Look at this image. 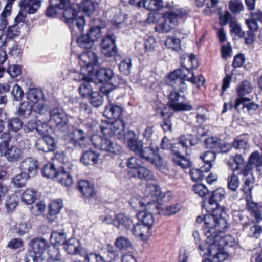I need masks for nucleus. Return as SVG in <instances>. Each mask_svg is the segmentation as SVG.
<instances>
[{
    "label": "nucleus",
    "instance_id": "obj_1",
    "mask_svg": "<svg viewBox=\"0 0 262 262\" xmlns=\"http://www.w3.org/2000/svg\"><path fill=\"white\" fill-rule=\"evenodd\" d=\"M124 109L111 101L106 105L103 115L112 122L103 121L100 125L101 133L104 136L115 137L118 139L127 142L129 149L140 158L144 160L156 167L162 165V160L159 154V148L151 145L143 147V142L139 140L134 131L129 130L125 133V121L123 115Z\"/></svg>",
    "mask_w": 262,
    "mask_h": 262
},
{
    "label": "nucleus",
    "instance_id": "obj_2",
    "mask_svg": "<svg viewBox=\"0 0 262 262\" xmlns=\"http://www.w3.org/2000/svg\"><path fill=\"white\" fill-rule=\"evenodd\" d=\"M182 74L180 70H174L169 72L165 77V81L167 85L171 86V90L168 95L167 102V106L173 112L189 111L193 109V106L189 103H183L180 102L181 99H184L185 95H181V93L186 92L187 86L186 81L195 83L193 77L187 78L184 75L183 78H181Z\"/></svg>",
    "mask_w": 262,
    "mask_h": 262
},
{
    "label": "nucleus",
    "instance_id": "obj_3",
    "mask_svg": "<svg viewBox=\"0 0 262 262\" xmlns=\"http://www.w3.org/2000/svg\"><path fill=\"white\" fill-rule=\"evenodd\" d=\"M98 56L91 51L83 52L79 56L81 73L78 76V80L81 83L79 86L78 91L82 98H87L95 92L93 86L95 84L91 76L94 74V66L98 64Z\"/></svg>",
    "mask_w": 262,
    "mask_h": 262
},
{
    "label": "nucleus",
    "instance_id": "obj_4",
    "mask_svg": "<svg viewBox=\"0 0 262 262\" xmlns=\"http://www.w3.org/2000/svg\"><path fill=\"white\" fill-rule=\"evenodd\" d=\"M163 7L168 9L163 12V21L156 24L155 31L158 33H168L177 27L179 24L184 23L189 17L190 11L182 7H177L166 3Z\"/></svg>",
    "mask_w": 262,
    "mask_h": 262
},
{
    "label": "nucleus",
    "instance_id": "obj_5",
    "mask_svg": "<svg viewBox=\"0 0 262 262\" xmlns=\"http://www.w3.org/2000/svg\"><path fill=\"white\" fill-rule=\"evenodd\" d=\"M205 224L204 234L208 241L213 240L214 246L215 245L222 246L225 243V237L223 230L227 227L226 225H223L221 222L215 218L210 213L204 216Z\"/></svg>",
    "mask_w": 262,
    "mask_h": 262
},
{
    "label": "nucleus",
    "instance_id": "obj_6",
    "mask_svg": "<svg viewBox=\"0 0 262 262\" xmlns=\"http://www.w3.org/2000/svg\"><path fill=\"white\" fill-rule=\"evenodd\" d=\"M227 237H225V243L222 246L215 245L211 246L213 244V240L209 241L210 244L205 241H200L199 238L196 239L195 244L198 245V251L203 253V255L212 256V259L214 262H223L228 257L226 252L222 251L224 247L228 245Z\"/></svg>",
    "mask_w": 262,
    "mask_h": 262
},
{
    "label": "nucleus",
    "instance_id": "obj_7",
    "mask_svg": "<svg viewBox=\"0 0 262 262\" xmlns=\"http://www.w3.org/2000/svg\"><path fill=\"white\" fill-rule=\"evenodd\" d=\"M91 141L94 147L106 152L112 158L118 156L123 152L121 145L107 138L93 135L91 136Z\"/></svg>",
    "mask_w": 262,
    "mask_h": 262
},
{
    "label": "nucleus",
    "instance_id": "obj_8",
    "mask_svg": "<svg viewBox=\"0 0 262 262\" xmlns=\"http://www.w3.org/2000/svg\"><path fill=\"white\" fill-rule=\"evenodd\" d=\"M50 243L41 237H35L30 242L31 249L26 255L25 262H43V254L45 253Z\"/></svg>",
    "mask_w": 262,
    "mask_h": 262
},
{
    "label": "nucleus",
    "instance_id": "obj_9",
    "mask_svg": "<svg viewBox=\"0 0 262 262\" xmlns=\"http://www.w3.org/2000/svg\"><path fill=\"white\" fill-rule=\"evenodd\" d=\"M126 164L128 168L127 174L129 177L146 181L154 180L152 172L146 167L141 166L139 159L136 157L128 158Z\"/></svg>",
    "mask_w": 262,
    "mask_h": 262
},
{
    "label": "nucleus",
    "instance_id": "obj_10",
    "mask_svg": "<svg viewBox=\"0 0 262 262\" xmlns=\"http://www.w3.org/2000/svg\"><path fill=\"white\" fill-rule=\"evenodd\" d=\"M188 149L178 141L171 147V160L173 164L182 169H186L191 166L190 160L185 155L187 154Z\"/></svg>",
    "mask_w": 262,
    "mask_h": 262
},
{
    "label": "nucleus",
    "instance_id": "obj_11",
    "mask_svg": "<svg viewBox=\"0 0 262 262\" xmlns=\"http://www.w3.org/2000/svg\"><path fill=\"white\" fill-rule=\"evenodd\" d=\"M50 122L56 132H66L69 129L67 114L60 107H55L50 111Z\"/></svg>",
    "mask_w": 262,
    "mask_h": 262
},
{
    "label": "nucleus",
    "instance_id": "obj_12",
    "mask_svg": "<svg viewBox=\"0 0 262 262\" xmlns=\"http://www.w3.org/2000/svg\"><path fill=\"white\" fill-rule=\"evenodd\" d=\"M93 76H95L96 83L102 84L100 87L101 92L107 95L114 86L113 70L110 68H100L94 70Z\"/></svg>",
    "mask_w": 262,
    "mask_h": 262
},
{
    "label": "nucleus",
    "instance_id": "obj_13",
    "mask_svg": "<svg viewBox=\"0 0 262 262\" xmlns=\"http://www.w3.org/2000/svg\"><path fill=\"white\" fill-rule=\"evenodd\" d=\"M101 28L99 26L92 27L90 28L86 34H81L77 38L79 46L84 49H91L95 41L100 36Z\"/></svg>",
    "mask_w": 262,
    "mask_h": 262
},
{
    "label": "nucleus",
    "instance_id": "obj_14",
    "mask_svg": "<svg viewBox=\"0 0 262 262\" xmlns=\"http://www.w3.org/2000/svg\"><path fill=\"white\" fill-rule=\"evenodd\" d=\"M184 60H181V67L176 70H180L182 74L181 78H183V75L186 76L187 78L193 77L196 82V77L193 72V70L196 69L199 66V61L196 56L193 53L187 56V57L183 58Z\"/></svg>",
    "mask_w": 262,
    "mask_h": 262
},
{
    "label": "nucleus",
    "instance_id": "obj_15",
    "mask_svg": "<svg viewBox=\"0 0 262 262\" xmlns=\"http://www.w3.org/2000/svg\"><path fill=\"white\" fill-rule=\"evenodd\" d=\"M257 20L262 21V12L260 11L257 13H252L251 18L246 20V24L249 29V30L246 33V37H245L244 41L246 45L252 44L255 40V32H257L258 29Z\"/></svg>",
    "mask_w": 262,
    "mask_h": 262
},
{
    "label": "nucleus",
    "instance_id": "obj_16",
    "mask_svg": "<svg viewBox=\"0 0 262 262\" xmlns=\"http://www.w3.org/2000/svg\"><path fill=\"white\" fill-rule=\"evenodd\" d=\"M206 148L217 153H227L231 149V146L217 136H210L204 140Z\"/></svg>",
    "mask_w": 262,
    "mask_h": 262
},
{
    "label": "nucleus",
    "instance_id": "obj_17",
    "mask_svg": "<svg viewBox=\"0 0 262 262\" xmlns=\"http://www.w3.org/2000/svg\"><path fill=\"white\" fill-rule=\"evenodd\" d=\"M80 12L72 6L66 8L63 12V17L66 22L75 25L80 31L83 30L85 23L83 15H79Z\"/></svg>",
    "mask_w": 262,
    "mask_h": 262
},
{
    "label": "nucleus",
    "instance_id": "obj_18",
    "mask_svg": "<svg viewBox=\"0 0 262 262\" xmlns=\"http://www.w3.org/2000/svg\"><path fill=\"white\" fill-rule=\"evenodd\" d=\"M116 37L113 34L106 35L100 43L102 54L107 58H111L116 55L118 48L116 44Z\"/></svg>",
    "mask_w": 262,
    "mask_h": 262
},
{
    "label": "nucleus",
    "instance_id": "obj_19",
    "mask_svg": "<svg viewBox=\"0 0 262 262\" xmlns=\"http://www.w3.org/2000/svg\"><path fill=\"white\" fill-rule=\"evenodd\" d=\"M76 189L86 201L95 199L97 191L93 183L85 180H80L76 183Z\"/></svg>",
    "mask_w": 262,
    "mask_h": 262
},
{
    "label": "nucleus",
    "instance_id": "obj_20",
    "mask_svg": "<svg viewBox=\"0 0 262 262\" xmlns=\"http://www.w3.org/2000/svg\"><path fill=\"white\" fill-rule=\"evenodd\" d=\"M19 168L21 171L27 174V177L33 178L38 174L39 163L32 157H28L21 162Z\"/></svg>",
    "mask_w": 262,
    "mask_h": 262
},
{
    "label": "nucleus",
    "instance_id": "obj_21",
    "mask_svg": "<svg viewBox=\"0 0 262 262\" xmlns=\"http://www.w3.org/2000/svg\"><path fill=\"white\" fill-rule=\"evenodd\" d=\"M208 196L203 199L202 207H209L219 205V203L225 199L226 192L224 188L220 187L209 191Z\"/></svg>",
    "mask_w": 262,
    "mask_h": 262
},
{
    "label": "nucleus",
    "instance_id": "obj_22",
    "mask_svg": "<svg viewBox=\"0 0 262 262\" xmlns=\"http://www.w3.org/2000/svg\"><path fill=\"white\" fill-rule=\"evenodd\" d=\"M85 139L84 133L81 129H76L71 134L67 141V147L72 149L80 148L84 144Z\"/></svg>",
    "mask_w": 262,
    "mask_h": 262
},
{
    "label": "nucleus",
    "instance_id": "obj_23",
    "mask_svg": "<svg viewBox=\"0 0 262 262\" xmlns=\"http://www.w3.org/2000/svg\"><path fill=\"white\" fill-rule=\"evenodd\" d=\"M262 166V156L258 151H255L250 155L247 163L244 166V169L242 171L243 175L247 176L254 167L257 170H259Z\"/></svg>",
    "mask_w": 262,
    "mask_h": 262
},
{
    "label": "nucleus",
    "instance_id": "obj_24",
    "mask_svg": "<svg viewBox=\"0 0 262 262\" xmlns=\"http://www.w3.org/2000/svg\"><path fill=\"white\" fill-rule=\"evenodd\" d=\"M71 0H49L45 14L48 17H54L57 14L58 10L64 9Z\"/></svg>",
    "mask_w": 262,
    "mask_h": 262
},
{
    "label": "nucleus",
    "instance_id": "obj_25",
    "mask_svg": "<svg viewBox=\"0 0 262 262\" xmlns=\"http://www.w3.org/2000/svg\"><path fill=\"white\" fill-rule=\"evenodd\" d=\"M54 179L62 186L70 187L73 183L70 169L66 170L64 167L60 166Z\"/></svg>",
    "mask_w": 262,
    "mask_h": 262
},
{
    "label": "nucleus",
    "instance_id": "obj_26",
    "mask_svg": "<svg viewBox=\"0 0 262 262\" xmlns=\"http://www.w3.org/2000/svg\"><path fill=\"white\" fill-rule=\"evenodd\" d=\"M134 222L133 220L125 213H119L115 214L113 225L118 229H124L130 231Z\"/></svg>",
    "mask_w": 262,
    "mask_h": 262
},
{
    "label": "nucleus",
    "instance_id": "obj_27",
    "mask_svg": "<svg viewBox=\"0 0 262 262\" xmlns=\"http://www.w3.org/2000/svg\"><path fill=\"white\" fill-rule=\"evenodd\" d=\"M157 114H159L161 117H163V121L161 124V126L164 132L172 130V122L171 118L173 115L169 108L164 107L162 108H158L156 111Z\"/></svg>",
    "mask_w": 262,
    "mask_h": 262
},
{
    "label": "nucleus",
    "instance_id": "obj_28",
    "mask_svg": "<svg viewBox=\"0 0 262 262\" xmlns=\"http://www.w3.org/2000/svg\"><path fill=\"white\" fill-rule=\"evenodd\" d=\"M42 0H21L20 7L29 14H35L41 6Z\"/></svg>",
    "mask_w": 262,
    "mask_h": 262
},
{
    "label": "nucleus",
    "instance_id": "obj_29",
    "mask_svg": "<svg viewBox=\"0 0 262 262\" xmlns=\"http://www.w3.org/2000/svg\"><path fill=\"white\" fill-rule=\"evenodd\" d=\"M4 150V156L9 162H16L21 158L23 152L15 146H6Z\"/></svg>",
    "mask_w": 262,
    "mask_h": 262
},
{
    "label": "nucleus",
    "instance_id": "obj_30",
    "mask_svg": "<svg viewBox=\"0 0 262 262\" xmlns=\"http://www.w3.org/2000/svg\"><path fill=\"white\" fill-rule=\"evenodd\" d=\"M151 231L149 228H148L139 221L136 223L134 222L133 225L130 230V231L134 235L137 237H140L143 239L145 237L149 235Z\"/></svg>",
    "mask_w": 262,
    "mask_h": 262
},
{
    "label": "nucleus",
    "instance_id": "obj_31",
    "mask_svg": "<svg viewBox=\"0 0 262 262\" xmlns=\"http://www.w3.org/2000/svg\"><path fill=\"white\" fill-rule=\"evenodd\" d=\"M100 154L92 150L84 151L80 158V161L85 165H94L99 160Z\"/></svg>",
    "mask_w": 262,
    "mask_h": 262
},
{
    "label": "nucleus",
    "instance_id": "obj_32",
    "mask_svg": "<svg viewBox=\"0 0 262 262\" xmlns=\"http://www.w3.org/2000/svg\"><path fill=\"white\" fill-rule=\"evenodd\" d=\"M215 208L211 206L206 207L207 212L210 213L215 218H217L219 222H221L222 224L227 225V222L225 219L226 211L224 206H221L220 205H214Z\"/></svg>",
    "mask_w": 262,
    "mask_h": 262
},
{
    "label": "nucleus",
    "instance_id": "obj_33",
    "mask_svg": "<svg viewBox=\"0 0 262 262\" xmlns=\"http://www.w3.org/2000/svg\"><path fill=\"white\" fill-rule=\"evenodd\" d=\"M244 160L241 155L236 154L234 157L232 161L229 162L228 165L232 171L237 174H243L242 171L244 169Z\"/></svg>",
    "mask_w": 262,
    "mask_h": 262
},
{
    "label": "nucleus",
    "instance_id": "obj_34",
    "mask_svg": "<svg viewBox=\"0 0 262 262\" xmlns=\"http://www.w3.org/2000/svg\"><path fill=\"white\" fill-rule=\"evenodd\" d=\"M137 216L138 221L151 230L154 219L151 213L148 212L146 209L143 210H140L138 211Z\"/></svg>",
    "mask_w": 262,
    "mask_h": 262
},
{
    "label": "nucleus",
    "instance_id": "obj_35",
    "mask_svg": "<svg viewBox=\"0 0 262 262\" xmlns=\"http://www.w3.org/2000/svg\"><path fill=\"white\" fill-rule=\"evenodd\" d=\"M48 262L61 261L62 256L58 246L55 244H50L47 251Z\"/></svg>",
    "mask_w": 262,
    "mask_h": 262
},
{
    "label": "nucleus",
    "instance_id": "obj_36",
    "mask_svg": "<svg viewBox=\"0 0 262 262\" xmlns=\"http://www.w3.org/2000/svg\"><path fill=\"white\" fill-rule=\"evenodd\" d=\"M96 4L90 0H83L78 5L79 12L90 16L95 12Z\"/></svg>",
    "mask_w": 262,
    "mask_h": 262
},
{
    "label": "nucleus",
    "instance_id": "obj_37",
    "mask_svg": "<svg viewBox=\"0 0 262 262\" xmlns=\"http://www.w3.org/2000/svg\"><path fill=\"white\" fill-rule=\"evenodd\" d=\"M216 152L212 150L206 151L200 155V158L203 162V166H205L207 171H210L212 167V162L216 157Z\"/></svg>",
    "mask_w": 262,
    "mask_h": 262
},
{
    "label": "nucleus",
    "instance_id": "obj_38",
    "mask_svg": "<svg viewBox=\"0 0 262 262\" xmlns=\"http://www.w3.org/2000/svg\"><path fill=\"white\" fill-rule=\"evenodd\" d=\"M58 168H56L55 164L52 162H48L41 168V173L43 177L49 179H54Z\"/></svg>",
    "mask_w": 262,
    "mask_h": 262
},
{
    "label": "nucleus",
    "instance_id": "obj_39",
    "mask_svg": "<svg viewBox=\"0 0 262 262\" xmlns=\"http://www.w3.org/2000/svg\"><path fill=\"white\" fill-rule=\"evenodd\" d=\"M63 246L65 250L69 254L76 255L80 253V243L75 238L66 241Z\"/></svg>",
    "mask_w": 262,
    "mask_h": 262
},
{
    "label": "nucleus",
    "instance_id": "obj_40",
    "mask_svg": "<svg viewBox=\"0 0 262 262\" xmlns=\"http://www.w3.org/2000/svg\"><path fill=\"white\" fill-rule=\"evenodd\" d=\"M239 98H236L234 101V104L233 105L232 103V101L230 100L229 103H226L225 102L224 103L223 108L222 111V113H225L227 112L228 110V106L229 105V109L231 110L233 108L237 111V112H239L238 107L239 106L242 104L243 106V104H246V102H249L250 101V99L248 97H245L244 96H238Z\"/></svg>",
    "mask_w": 262,
    "mask_h": 262
},
{
    "label": "nucleus",
    "instance_id": "obj_41",
    "mask_svg": "<svg viewBox=\"0 0 262 262\" xmlns=\"http://www.w3.org/2000/svg\"><path fill=\"white\" fill-rule=\"evenodd\" d=\"M178 141L188 150L190 146L196 145L199 140L198 138L191 134H187L180 136L178 138Z\"/></svg>",
    "mask_w": 262,
    "mask_h": 262
},
{
    "label": "nucleus",
    "instance_id": "obj_42",
    "mask_svg": "<svg viewBox=\"0 0 262 262\" xmlns=\"http://www.w3.org/2000/svg\"><path fill=\"white\" fill-rule=\"evenodd\" d=\"M249 227V236L250 237L258 238L261 232V226L256 225L254 223L247 222L243 225V230H245Z\"/></svg>",
    "mask_w": 262,
    "mask_h": 262
},
{
    "label": "nucleus",
    "instance_id": "obj_43",
    "mask_svg": "<svg viewBox=\"0 0 262 262\" xmlns=\"http://www.w3.org/2000/svg\"><path fill=\"white\" fill-rule=\"evenodd\" d=\"M26 95L27 99L33 103H37L44 97L42 90L35 88H30L26 93Z\"/></svg>",
    "mask_w": 262,
    "mask_h": 262
},
{
    "label": "nucleus",
    "instance_id": "obj_44",
    "mask_svg": "<svg viewBox=\"0 0 262 262\" xmlns=\"http://www.w3.org/2000/svg\"><path fill=\"white\" fill-rule=\"evenodd\" d=\"M252 199H250L249 200H245L246 208L251 212V215L254 216L256 222H259L262 220L260 211L259 210L258 204L254 202Z\"/></svg>",
    "mask_w": 262,
    "mask_h": 262
},
{
    "label": "nucleus",
    "instance_id": "obj_45",
    "mask_svg": "<svg viewBox=\"0 0 262 262\" xmlns=\"http://www.w3.org/2000/svg\"><path fill=\"white\" fill-rule=\"evenodd\" d=\"M248 140L247 135H241L234 139L231 145L236 149L245 150L249 147Z\"/></svg>",
    "mask_w": 262,
    "mask_h": 262
},
{
    "label": "nucleus",
    "instance_id": "obj_46",
    "mask_svg": "<svg viewBox=\"0 0 262 262\" xmlns=\"http://www.w3.org/2000/svg\"><path fill=\"white\" fill-rule=\"evenodd\" d=\"M63 206V201L61 199H56L52 200L48 205L49 215L54 216L58 214Z\"/></svg>",
    "mask_w": 262,
    "mask_h": 262
},
{
    "label": "nucleus",
    "instance_id": "obj_47",
    "mask_svg": "<svg viewBox=\"0 0 262 262\" xmlns=\"http://www.w3.org/2000/svg\"><path fill=\"white\" fill-rule=\"evenodd\" d=\"M195 118L196 123L197 124L193 127V128H196L197 129H201L202 132L200 133L198 132V134L201 137L206 136L208 133V130L205 129V127L207 125H204V123L207 120V116L205 114L197 113Z\"/></svg>",
    "mask_w": 262,
    "mask_h": 262
},
{
    "label": "nucleus",
    "instance_id": "obj_48",
    "mask_svg": "<svg viewBox=\"0 0 262 262\" xmlns=\"http://www.w3.org/2000/svg\"><path fill=\"white\" fill-rule=\"evenodd\" d=\"M33 111V105L28 101L21 102L17 110V114L23 118H28Z\"/></svg>",
    "mask_w": 262,
    "mask_h": 262
},
{
    "label": "nucleus",
    "instance_id": "obj_49",
    "mask_svg": "<svg viewBox=\"0 0 262 262\" xmlns=\"http://www.w3.org/2000/svg\"><path fill=\"white\" fill-rule=\"evenodd\" d=\"M30 178V177H27V174L21 171L20 173L12 178L11 182L15 187L21 188L26 186L27 181Z\"/></svg>",
    "mask_w": 262,
    "mask_h": 262
},
{
    "label": "nucleus",
    "instance_id": "obj_50",
    "mask_svg": "<svg viewBox=\"0 0 262 262\" xmlns=\"http://www.w3.org/2000/svg\"><path fill=\"white\" fill-rule=\"evenodd\" d=\"M23 125V122L18 117H13L7 119V127L9 132L16 133L19 131Z\"/></svg>",
    "mask_w": 262,
    "mask_h": 262
},
{
    "label": "nucleus",
    "instance_id": "obj_51",
    "mask_svg": "<svg viewBox=\"0 0 262 262\" xmlns=\"http://www.w3.org/2000/svg\"><path fill=\"white\" fill-rule=\"evenodd\" d=\"M253 89V87L250 82L247 80L242 81L236 89V91L238 96H245L247 94H250Z\"/></svg>",
    "mask_w": 262,
    "mask_h": 262
},
{
    "label": "nucleus",
    "instance_id": "obj_52",
    "mask_svg": "<svg viewBox=\"0 0 262 262\" xmlns=\"http://www.w3.org/2000/svg\"><path fill=\"white\" fill-rule=\"evenodd\" d=\"M102 93H103L102 92ZM89 102L91 105L94 107L98 108L101 106L103 103V97L101 95V91H95L91 95L88 97Z\"/></svg>",
    "mask_w": 262,
    "mask_h": 262
},
{
    "label": "nucleus",
    "instance_id": "obj_53",
    "mask_svg": "<svg viewBox=\"0 0 262 262\" xmlns=\"http://www.w3.org/2000/svg\"><path fill=\"white\" fill-rule=\"evenodd\" d=\"M164 45L167 48L178 52L181 50V40L174 36H168L164 41Z\"/></svg>",
    "mask_w": 262,
    "mask_h": 262
},
{
    "label": "nucleus",
    "instance_id": "obj_54",
    "mask_svg": "<svg viewBox=\"0 0 262 262\" xmlns=\"http://www.w3.org/2000/svg\"><path fill=\"white\" fill-rule=\"evenodd\" d=\"M115 246L121 251H126L132 247L130 241L123 236H119L116 238Z\"/></svg>",
    "mask_w": 262,
    "mask_h": 262
},
{
    "label": "nucleus",
    "instance_id": "obj_55",
    "mask_svg": "<svg viewBox=\"0 0 262 262\" xmlns=\"http://www.w3.org/2000/svg\"><path fill=\"white\" fill-rule=\"evenodd\" d=\"M51 244H55L57 246L64 244L66 242V235L63 232L53 231L51 234Z\"/></svg>",
    "mask_w": 262,
    "mask_h": 262
},
{
    "label": "nucleus",
    "instance_id": "obj_56",
    "mask_svg": "<svg viewBox=\"0 0 262 262\" xmlns=\"http://www.w3.org/2000/svg\"><path fill=\"white\" fill-rule=\"evenodd\" d=\"M21 198L26 204H32L37 198V192L32 189H27L22 194Z\"/></svg>",
    "mask_w": 262,
    "mask_h": 262
},
{
    "label": "nucleus",
    "instance_id": "obj_57",
    "mask_svg": "<svg viewBox=\"0 0 262 262\" xmlns=\"http://www.w3.org/2000/svg\"><path fill=\"white\" fill-rule=\"evenodd\" d=\"M205 166L202 165L200 168H192L190 171V175L193 181H202L204 178V173L208 172Z\"/></svg>",
    "mask_w": 262,
    "mask_h": 262
},
{
    "label": "nucleus",
    "instance_id": "obj_58",
    "mask_svg": "<svg viewBox=\"0 0 262 262\" xmlns=\"http://www.w3.org/2000/svg\"><path fill=\"white\" fill-rule=\"evenodd\" d=\"M11 85L8 83H0V105H6L8 103V93L11 89Z\"/></svg>",
    "mask_w": 262,
    "mask_h": 262
},
{
    "label": "nucleus",
    "instance_id": "obj_59",
    "mask_svg": "<svg viewBox=\"0 0 262 262\" xmlns=\"http://www.w3.org/2000/svg\"><path fill=\"white\" fill-rule=\"evenodd\" d=\"M183 207L181 203H176L166 205L163 209V212L167 216H171L180 211Z\"/></svg>",
    "mask_w": 262,
    "mask_h": 262
},
{
    "label": "nucleus",
    "instance_id": "obj_60",
    "mask_svg": "<svg viewBox=\"0 0 262 262\" xmlns=\"http://www.w3.org/2000/svg\"><path fill=\"white\" fill-rule=\"evenodd\" d=\"M146 4L143 7L150 11H156L163 8V0H145Z\"/></svg>",
    "mask_w": 262,
    "mask_h": 262
},
{
    "label": "nucleus",
    "instance_id": "obj_61",
    "mask_svg": "<svg viewBox=\"0 0 262 262\" xmlns=\"http://www.w3.org/2000/svg\"><path fill=\"white\" fill-rule=\"evenodd\" d=\"M236 173L232 172L227 178V186L229 189L236 191L239 185V180Z\"/></svg>",
    "mask_w": 262,
    "mask_h": 262
},
{
    "label": "nucleus",
    "instance_id": "obj_62",
    "mask_svg": "<svg viewBox=\"0 0 262 262\" xmlns=\"http://www.w3.org/2000/svg\"><path fill=\"white\" fill-rule=\"evenodd\" d=\"M118 67L121 73L125 75H129L130 73L132 59L129 57L125 58L120 62Z\"/></svg>",
    "mask_w": 262,
    "mask_h": 262
},
{
    "label": "nucleus",
    "instance_id": "obj_63",
    "mask_svg": "<svg viewBox=\"0 0 262 262\" xmlns=\"http://www.w3.org/2000/svg\"><path fill=\"white\" fill-rule=\"evenodd\" d=\"M11 94L14 101H21L25 95L21 87L17 83L15 84L13 86Z\"/></svg>",
    "mask_w": 262,
    "mask_h": 262
},
{
    "label": "nucleus",
    "instance_id": "obj_64",
    "mask_svg": "<svg viewBox=\"0 0 262 262\" xmlns=\"http://www.w3.org/2000/svg\"><path fill=\"white\" fill-rule=\"evenodd\" d=\"M84 262H106L104 257L96 252H89L83 256Z\"/></svg>",
    "mask_w": 262,
    "mask_h": 262
}]
</instances>
